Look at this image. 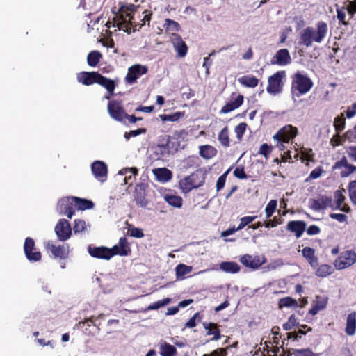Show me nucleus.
<instances>
[{"label": "nucleus", "mask_w": 356, "mask_h": 356, "mask_svg": "<svg viewBox=\"0 0 356 356\" xmlns=\"http://www.w3.org/2000/svg\"><path fill=\"white\" fill-rule=\"evenodd\" d=\"M316 29L312 26H307L300 33L299 45L311 47L313 42L321 43L325 38L328 26L323 21L318 22L316 24Z\"/></svg>", "instance_id": "nucleus-1"}, {"label": "nucleus", "mask_w": 356, "mask_h": 356, "mask_svg": "<svg viewBox=\"0 0 356 356\" xmlns=\"http://www.w3.org/2000/svg\"><path fill=\"white\" fill-rule=\"evenodd\" d=\"M77 81L84 86H90L97 83L104 87L110 95L114 93L116 84L115 81L111 79L104 76L98 72H86L83 71L77 74Z\"/></svg>", "instance_id": "nucleus-2"}, {"label": "nucleus", "mask_w": 356, "mask_h": 356, "mask_svg": "<svg viewBox=\"0 0 356 356\" xmlns=\"http://www.w3.org/2000/svg\"><path fill=\"white\" fill-rule=\"evenodd\" d=\"M313 85L314 83L310 78L298 72L293 76L291 90L294 95L300 97L309 92Z\"/></svg>", "instance_id": "nucleus-3"}, {"label": "nucleus", "mask_w": 356, "mask_h": 356, "mask_svg": "<svg viewBox=\"0 0 356 356\" xmlns=\"http://www.w3.org/2000/svg\"><path fill=\"white\" fill-rule=\"evenodd\" d=\"M123 9V8H120V15L114 17V26H116L119 30H122L128 33L131 32V28L133 27V32H134L137 24L132 22L134 16L131 13H126V15H124Z\"/></svg>", "instance_id": "nucleus-4"}, {"label": "nucleus", "mask_w": 356, "mask_h": 356, "mask_svg": "<svg viewBox=\"0 0 356 356\" xmlns=\"http://www.w3.org/2000/svg\"><path fill=\"white\" fill-rule=\"evenodd\" d=\"M56 209L60 215L65 216L67 218L72 219L76 211L73 196L63 197L60 199L57 204Z\"/></svg>", "instance_id": "nucleus-5"}, {"label": "nucleus", "mask_w": 356, "mask_h": 356, "mask_svg": "<svg viewBox=\"0 0 356 356\" xmlns=\"http://www.w3.org/2000/svg\"><path fill=\"white\" fill-rule=\"evenodd\" d=\"M286 76L284 70L278 71L268 79L266 90L269 94L276 95L282 92L283 87L282 79Z\"/></svg>", "instance_id": "nucleus-6"}, {"label": "nucleus", "mask_w": 356, "mask_h": 356, "mask_svg": "<svg viewBox=\"0 0 356 356\" xmlns=\"http://www.w3.org/2000/svg\"><path fill=\"white\" fill-rule=\"evenodd\" d=\"M148 67L146 65L135 64L128 68V72L124 78L127 84L132 85L142 76L147 74Z\"/></svg>", "instance_id": "nucleus-7"}, {"label": "nucleus", "mask_w": 356, "mask_h": 356, "mask_svg": "<svg viewBox=\"0 0 356 356\" xmlns=\"http://www.w3.org/2000/svg\"><path fill=\"white\" fill-rule=\"evenodd\" d=\"M298 133L297 127L291 124H287L281 128L273 136V138L277 142L289 143L291 140L293 139L298 135Z\"/></svg>", "instance_id": "nucleus-8"}, {"label": "nucleus", "mask_w": 356, "mask_h": 356, "mask_svg": "<svg viewBox=\"0 0 356 356\" xmlns=\"http://www.w3.org/2000/svg\"><path fill=\"white\" fill-rule=\"evenodd\" d=\"M356 262V254L352 251L342 252L334 261V266L337 270L345 269Z\"/></svg>", "instance_id": "nucleus-9"}, {"label": "nucleus", "mask_w": 356, "mask_h": 356, "mask_svg": "<svg viewBox=\"0 0 356 356\" xmlns=\"http://www.w3.org/2000/svg\"><path fill=\"white\" fill-rule=\"evenodd\" d=\"M108 112L110 116L116 121L123 122L127 116L121 103L116 100H111L108 104Z\"/></svg>", "instance_id": "nucleus-10"}, {"label": "nucleus", "mask_w": 356, "mask_h": 356, "mask_svg": "<svg viewBox=\"0 0 356 356\" xmlns=\"http://www.w3.org/2000/svg\"><path fill=\"white\" fill-rule=\"evenodd\" d=\"M44 248L48 253L51 254L54 258L65 259L69 253L67 245H56L52 241L44 242Z\"/></svg>", "instance_id": "nucleus-11"}, {"label": "nucleus", "mask_w": 356, "mask_h": 356, "mask_svg": "<svg viewBox=\"0 0 356 356\" xmlns=\"http://www.w3.org/2000/svg\"><path fill=\"white\" fill-rule=\"evenodd\" d=\"M266 261L264 256H252L248 254L241 256L240 258V261L243 266L253 270L258 269Z\"/></svg>", "instance_id": "nucleus-12"}, {"label": "nucleus", "mask_w": 356, "mask_h": 356, "mask_svg": "<svg viewBox=\"0 0 356 356\" xmlns=\"http://www.w3.org/2000/svg\"><path fill=\"white\" fill-rule=\"evenodd\" d=\"M24 250L30 261H38L41 259V253L35 248V242L31 238H26L24 244Z\"/></svg>", "instance_id": "nucleus-13"}, {"label": "nucleus", "mask_w": 356, "mask_h": 356, "mask_svg": "<svg viewBox=\"0 0 356 356\" xmlns=\"http://www.w3.org/2000/svg\"><path fill=\"white\" fill-rule=\"evenodd\" d=\"M332 168L334 170L340 169V175L341 177H348L356 171V166L350 164L345 156H343L341 160L336 162Z\"/></svg>", "instance_id": "nucleus-14"}, {"label": "nucleus", "mask_w": 356, "mask_h": 356, "mask_svg": "<svg viewBox=\"0 0 356 356\" xmlns=\"http://www.w3.org/2000/svg\"><path fill=\"white\" fill-rule=\"evenodd\" d=\"M170 39L171 42L177 53V56L179 58L184 57L188 52V46L182 40L181 37L177 33H172Z\"/></svg>", "instance_id": "nucleus-15"}, {"label": "nucleus", "mask_w": 356, "mask_h": 356, "mask_svg": "<svg viewBox=\"0 0 356 356\" xmlns=\"http://www.w3.org/2000/svg\"><path fill=\"white\" fill-rule=\"evenodd\" d=\"M291 58L287 49H281L277 51L275 55L271 58L270 63L284 66L290 64Z\"/></svg>", "instance_id": "nucleus-16"}, {"label": "nucleus", "mask_w": 356, "mask_h": 356, "mask_svg": "<svg viewBox=\"0 0 356 356\" xmlns=\"http://www.w3.org/2000/svg\"><path fill=\"white\" fill-rule=\"evenodd\" d=\"M92 172L99 181L104 182L107 177V165L103 161H96L91 165Z\"/></svg>", "instance_id": "nucleus-17"}, {"label": "nucleus", "mask_w": 356, "mask_h": 356, "mask_svg": "<svg viewBox=\"0 0 356 356\" xmlns=\"http://www.w3.org/2000/svg\"><path fill=\"white\" fill-rule=\"evenodd\" d=\"M165 201L170 206L175 208H181L183 204V199L177 195L175 192L170 189H165L161 193Z\"/></svg>", "instance_id": "nucleus-18"}, {"label": "nucleus", "mask_w": 356, "mask_h": 356, "mask_svg": "<svg viewBox=\"0 0 356 356\" xmlns=\"http://www.w3.org/2000/svg\"><path fill=\"white\" fill-rule=\"evenodd\" d=\"M147 185L143 183L137 184L134 193V200L138 205L142 207H146L148 201L146 198Z\"/></svg>", "instance_id": "nucleus-19"}, {"label": "nucleus", "mask_w": 356, "mask_h": 356, "mask_svg": "<svg viewBox=\"0 0 356 356\" xmlns=\"http://www.w3.org/2000/svg\"><path fill=\"white\" fill-rule=\"evenodd\" d=\"M310 207L314 210H321L327 207H333L331 196L321 195L318 199L309 200Z\"/></svg>", "instance_id": "nucleus-20"}, {"label": "nucleus", "mask_w": 356, "mask_h": 356, "mask_svg": "<svg viewBox=\"0 0 356 356\" xmlns=\"http://www.w3.org/2000/svg\"><path fill=\"white\" fill-rule=\"evenodd\" d=\"M88 252L92 257L99 259L108 260L113 257V252H112L111 248L106 247H89Z\"/></svg>", "instance_id": "nucleus-21"}, {"label": "nucleus", "mask_w": 356, "mask_h": 356, "mask_svg": "<svg viewBox=\"0 0 356 356\" xmlns=\"http://www.w3.org/2000/svg\"><path fill=\"white\" fill-rule=\"evenodd\" d=\"M114 255L128 256L131 252L130 246L124 237L119 240V243L111 248Z\"/></svg>", "instance_id": "nucleus-22"}, {"label": "nucleus", "mask_w": 356, "mask_h": 356, "mask_svg": "<svg viewBox=\"0 0 356 356\" xmlns=\"http://www.w3.org/2000/svg\"><path fill=\"white\" fill-rule=\"evenodd\" d=\"M343 192H345L344 189L342 190H337L334 193V202H332L333 207L339 209L341 211L344 212H349L350 209V207L344 204L345 196L343 195Z\"/></svg>", "instance_id": "nucleus-23"}, {"label": "nucleus", "mask_w": 356, "mask_h": 356, "mask_svg": "<svg viewBox=\"0 0 356 356\" xmlns=\"http://www.w3.org/2000/svg\"><path fill=\"white\" fill-rule=\"evenodd\" d=\"M55 232L60 241L67 240L72 234V227L70 224H56Z\"/></svg>", "instance_id": "nucleus-24"}, {"label": "nucleus", "mask_w": 356, "mask_h": 356, "mask_svg": "<svg viewBox=\"0 0 356 356\" xmlns=\"http://www.w3.org/2000/svg\"><path fill=\"white\" fill-rule=\"evenodd\" d=\"M243 95L239 94L235 99L227 102L220 111V113H228L238 108H239L243 103Z\"/></svg>", "instance_id": "nucleus-25"}, {"label": "nucleus", "mask_w": 356, "mask_h": 356, "mask_svg": "<svg viewBox=\"0 0 356 356\" xmlns=\"http://www.w3.org/2000/svg\"><path fill=\"white\" fill-rule=\"evenodd\" d=\"M74 203L76 211H85L92 209L95 207V203L88 199L73 196Z\"/></svg>", "instance_id": "nucleus-26"}, {"label": "nucleus", "mask_w": 356, "mask_h": 356, "mask_svg": "<svg viewBox=\"0 0 356 356\" xmlns=\"http://www.w3.org/2000/svg\"><path fill=\"white\" fill-rule=\"evenodd\" d=\"M345 332L348 336H353L356 333V312H353L348 315Z\"/></svg>", "instance_id": "nucleus-27"}, {"label": "nucleus", "mask_w": 356, "mask_h": 356, "mask_svg": "<svg viewBox=\"0 0 356 356\" xmlns=\"http://www.w3.org/2000/svg\"><path fill=\"white\" fill-rule=\"evenodd\" d=\"M156 179L161 182H168L172 178V172L166 168H159L153 170Z\"/></svg>", "instance_id": "nucleus-28"}, {"label": "nucleus", "mask_w": 356, "mask_h": 356, "mask_svg": "<svg viewBox=\"0 0 356 356\" xmlns=\"http://www.w3.org/2000/svg\"><path fill=\"white\" fill-rule=\"evenodd\" d=\"M159 347L161 356H176L177 355L175 347L165 341H161Z\"/></svg>", "instance_id": "nucleus-29"}, {"label": "nucleus", "mask_w": 356, "mask_h": 356, "mask_svg": "<svg viewBox=\"0 0 356 356\" xmlns=\"http://www.w3.org/2000/svg\"><path fill=\"white\" fill-rule=\"evenodd\" d=\"M179 187L183 193H188L193 189L197 188V185L193 182L191 177L188 175L181 179L179 181Z\"/></svg>", "instance_id": "nucleus-30"}, {"label": "nucleus", "mask_w": 356, "mask_h": 356, "mask_svg": "<svg viewBox=\"0 0 356 356\" xmlns=\"http://www.w3.org/2000/svg\"><path fill=\"white\" fill-rule=\"evenodd\" d=\"M327 300L324 298L317 296L316 300L312 304V308L309 309V313L313 316L318 314V312L325 308L327 305Z\"/></svg>", "instance_id": "nucleus-31"}, {"label": "nucleus", "mask_w": 356, "mask_h": 356, "mask_svg": "<svg viewBox=\"0 0 356 356\" xmlns=\"http://www.w3.org/2000/svg\"><path fill=\"white\" fill-rule=\"evenodd\" d=\"M220 269L226 273L234 274L240 271L241 266L236 262L224 261L220 264Z\"/></svg>", "instance_id": "nucleus-32"}, {"label": "nucleus", "mask_w": 356, "mask_h": 356, "mask_svg": "<svg viewBox=\"0 0 356 356\" xmlns=\"http://www.w3.org/2000/svg\"><path fill=\"white\" fill-rule=\"evenodd\" d=\"M205 170L204 169H198L191 173L189 177L192 179L195 185H197V188L202 186L205 181Z\"/></svg>", "instance_id": "nucleus-33"}, {"label": "nucleus", "mask_w": 356, "mask_h": 356, "mask_svg": "<svg viewBox=\"0 0 356 356\" xmlns=\"http://www.w3.org/2000/svg\"><path fill=\"white\" fill-rule=\"evenodd\" d=\"M193 270V267L184 264H178L175 267L176 278L178 280L185 279L186 275L189 274Z\"/></svg>", "instance_id": "nucleus-34"}, {"label": "nucleus", "mask_w": 356, "mask_h": 356, "mask_svg": "<svg viewBox=\"0 0 356 356\" xmlns=\"http://www.w3.org/2000/svg\"><path fill=\"white\" fill-rule=\"evenodd\" d=\"M217 154V149L211 145H206L200 147V155L206 159L214 157Z\"/></svg>", "instance_id": "nucleus-35"}, {"label": "nucleus", "mask_w": 356, "mask_h": 356, "mask_svg": "<svg viewBox=\"0 0 356 356\" xmlns=\"http://www.w3.org/2000/svg\"><path fill=\"white\" fill-rule=\"evenodd\" d=\"M238 82L246 88H255L259 83V79L254 76H243L238 79Z\"/></svg>", "instance_id": "nucleus-36"}, {"label": "nucleus", "mask_w": 356, "mask_h": 356, "mask_svg": "<svg viewBox=\"0 0 356 356\" xmlns=\"http://www.w3.org/2000/svg\"><path fill=\"white\" fill-rule=\"evenodd\" d=\"M303 257L310 264L311 266H314L317 264L318 259L315 256V251L313 248L305 247L302 250Z\"/></svg>", "instance_id": "nucleus-37"}, {"label": "nucleus", "mask_w": 356, "mask_h": 356, "mask_svg": "<svg viewBox=\"0 0 356 356\" xmlns=\"http://www.w3.org/2000/svg\"><path fill=\"white\" fill-rule=\"evenodd\" d=\"M102 54L98 51H92L87 56V63L90 67H95L99 63Z\"/></svg>", "instance_id": "nucleus-38"}, {"label": "nucleus", "mask_w": 356, "mask_h": 356, "mask_svg": "<svg viewBox=\"0 0 356 356\" xmlns=\"http://www.w3.org/2000/svg\"><path fill=\"white\" fill-rule=\"evenodd\" d=\"M200 164V158L195 155L188 156L183 161V166L186 169L197 168Z\"/></svg>", "instance_id": "nucleus-39"}, {"label": "nucleus", "mask_w": 356, "mask_h": 356, "mask_svg": "<svg viewBox=\"0 0 356 356\" xmlns=\"http://www.w3.org/2000/svg\"><path fill=\"white\" fill-rule=\"evenodd\" d=\"M138 169L136 168H124L120 172L121 174L125 175V177L124 179V184L131 185L134 181V179L131 175L136 176L138 175Z\"/></svg>", "instance_id": "nucleus-40"}, {"label": "nucleus", "mask_w": 356, "mask_h": 356, "mask_svg": "<svg viewBox=\"0 0 356 356\" xmlns=\"http://www.w3.org/2000/svg\"><path fill=\"white\" fill-rule=\"evenodd\" d=\"M204 327L207 330L208 335H213V340H218L220 339V334L219 330L217 327V325L215 323H204Z\"/></svg>", "instance_id": "nucleus-41"}, {"label": "nucleus", "mask_w": 356, "mask_h": 356, "mask_svg": "<svg viewBox=\"0 0 356 356\" xmlns=\"http://www.w3.org/2000/svg\"><path fill=\"white\" fill-rule=\"evenodd\" d=\"M278 307L280 309L284 307L297 308L299 307V304L295 299L291 297H285L279 300Z\"/></svg>", "instance_id": "nucleus-42"}, {"label": "nucleus", "mask_w": 356, "mask_h": 356, "mask_svg": "<svg viewBox=\"0 0 356 356\" xmlns=\"http://www.w3.org/2000/svg\"><path fill=\"white\" fill-rule=\"evenodd\" d=\"M218 139L223 147L229 146V129L227 126L220 131Z\"/></svg>", "instance_id": "nucleus-43"}, {"label": "nucleus", "mask_w": 356, "mask_h": 356, "mask_svg": "<svg viewBox=\"0 0 356 356\" xmlns=\"http://www.w3.org/2000/svg\"><path fill=\"white\" fill-rule=\"evenodd\" d=\"M291 354L293 356H321L320 353H316L310 348L292 349Z\"/></svg>", "instance_id": "nucleus-44"}, {"label": "nucleus", "mask_w": 356, "mask_h": 356, "mask_svg": "<svg viewBox=\"0 0 356 356\" xmlns=\"http://www.w3.org/2000/svg\"><path fill=\"white\" fill-rule=\"evenodd\" d=\"M346 126V120L344 118L343 114L341 113L340 115L336 117L334 120V127L336 132L340 134L344 129Z\"/></svg>", "instance_id": "nucleus-45"}, {"label": "nucleus", "mask_w": 356, "mask_h": 356, "mask_svg": "<svg viewBox=\"0 0 356 356\" xmlns=\"http://www.w3.org/2000/svg\"><path fill=\"white\" fill-rule=\"evenodd\" d=\"M333 272V269L331 266L327 264L321 265L316 271V275L318 277H325Z\"/></svg>", "instance_id": "nucleus-46"}, {"label": "nucleus", "mask_w": 356, "mask_h": 356, "mask_svg": "<svg viewBox=\"0 0 356 356\" xmlns=\"http://www.w3.org/2000/svg\"><path fill=\"white\" fill-rule=\"evenodd\" d=\"M305 224H288L287 229L294 232L296 237L299 238L305 231Z\"/></svg>", "instance_id": "nucleus-47"}, {"label": "nucleus", "mask_w": 356, "mask_h": 356, "mask_svg": "<svg viewBox=\"0 0 356 356\" xmlns=\"http://www.w3.org/2000/svg\"><path fill=\"white\" fill-rule=\"evenodd\" d=\"M183 115H184V113L178 111V112L173 113L172 114H170V115H166V114L160 115V118L161 119V120L163 122H167V121L177 122L181 117H183Z\"/></svg>", "instance_id": "nucleus-48"}, {"label": "nucleus", "mask_w": 356, "mask_h": 356, "mask_svg": "<svg viewBox=\"0 0 356 356\" xmlns=\"http://www.w3.org/2000/svg\"><path fill=\"white\" fill-rule=\"evenodd\" d=\"M164 26H165L166 31L168 32L179 31L180 29L179 24L170 19H165Z\"/></svg>", "instance_id": "nucleus-49"}, {"label": "nucleus", "mask_w": 356, "mask_h": 356, "mask_svg": "<svg viewBox=\"0 0 356 356\" xmlns=\"http://www.w3.org/2000/svg\"><path fill=\"white\" fill-rule=\"evenodd\" d=\"M128 225L129 226H128L127 232V234L128 235H129L130 236L138 238H143L144 236L142 229H140L138 227H135L130 224H128Z\"/></svg>", "instance_id": "nucleus-50"}, {"label": "nucleus", "mask_w": 356, "mask_h": 356, "mask_svg": "<svg viewBox=\"0 0 356 356\" xmlns=\"http://www.w3.org/2000/svg\"><path fill=\"white\" fill-rule=\"evenodd\" d=\"M349 197L352 203L356 205V180L350 181L348 184Z\"/></svg>", "instance_id": "nucleus-51"}, {"label": "nucleus", "mask_w": 356, "mask_h": 356, "mask_svg": "<svg viewBox=\"0 0 356 356\" xmlns=\"http://www.w3.org/2000/svg\"><path fill=\"white\" fill-rule=\"evenodd\" d=\"M171 302V299L169 298H164L163 300L156 301L153 302L152 304L148 306V309L149 310H155L158 309L160 307H164L168 305Z\"/></svg>", "instance_id": "nucleus-52"}, {"label": "nucleus", "mask_w": 356, "mask_h": 356, "mask_svg": "<svg viewBox=\"0 0 356 356\" xmlns=\"http://www.w3.org/2000/svg\"><path fill=\"white\" fill-rule=\"evenodd\" d=\"M277 200H271L266 205L265 209L266 216L267 218H270L273 213L275 211L277 208Z\"/></svg>", "instance_id": "nucleus-53"}, {"label": "nucleus", "mask_w": 356, "mask_h": 356, "mask_svg": "<svg viewBox=\"0 0 356 356\" xmlns=\"http://www.w3.org/2000/svg\"><path fill=\"white\" fill-rule=\"evenodd\" d=\"M231 168L228 169L225 172H224L222 175H220L216 182V190L217 191H220L225 186L226 182L227 176L230 171Z\"/></svg>", "instance_id": "nucleus-54"}, {"label": "nucleus", "mask_w": 356, "mask_h": 356, "mask_svg": "<svg viewBox=\"0 0 356 356\" xmlns=\"http://www.w3.org/2000/svg\"><path fill=\"white\" fill-rule=\"evenodd\" d=\"M247 124L245 122H241L235 127L234 131L238 140H241L246 129Z\"/></svg>", "instance_id": "nucleus-55"}, {"label": "nucleus", "mask_w": 356, "mask_h": 356, "mask_svg": "<svg viewBox=\"0 0 356 356\" xmlns=\"http://www.w3.org/2000/svg\"><path fill=\"white\" fill-rule=\"evenodd\" d=\"M154 152L159 156L158 158L165 156L168 152V145H158Z\"/></svg>", "instance_id": "nucleus-56"}, {"label": "nucleus", "mask_w": 356, "mask_h": 356, "mask_svg": "<svg viewBox=\"0 0 356 356\" xmlns=\"http://www.w3.org/2000/svg\"><path fill=\"white\" fill-rule=\"evenodd\" d=\"M273 147L267 143H263L259 148V153L263 155L265 158H268L271 153Z\"/></svg>", "instance_id": "nucleus-57"}, {"label": "nucleus", "mask_w": 356, "mask_h": 356, "mask_svg": "<svg viewBox=\"0 0 356 356\" xmlns=\"http://www.w3.org/2000/svg\"><path fill=\"white\" fill-rule=\"evenodd\" d=\"M342 138L343 141L348 140L349 142H355L356 134L353 129H348L347 131H346L345 134L342 136Z\"/></svg>", "instance_id": "nucleus-58"}, {"label": "nucleus", "mask_w": 356, "mask_h": 356, "mask_svg": "<svg viewBox=\"0 0 356 356\" xmlns=\"http://www.w3.org/2000/svg\"><path fill=\"white\" fill-rule=\"evenodd\" d=\"M298 324L297 323V319L295 317L294 315H291L287 322H286L284 325H283V328L284 330H291L295 325H296Z\"/></svg>", "instance_id": "nucleus-59"}, {"label": "nucleus", "mask_w": 356, "mask_h": 356, "mask_svg": "<svg viewBox=\"0 0 356 356\" xmlns=\"http://www.w3.org/2000/svg\"><path fill=\"white\" fill-rule=\"evenodd\" d=\"M233 175L235 177L240 179H244L248 177L243 166H237L234 170Z\"/></svg>", "instance_id": "nucleus-60"}, {"label": "nucleus", "mask_w": 356, "mask_h": 356, "mask_svg": "<svg viewBox=\"0 0 356 356\" xmlns=\"http://www.w3.org/2000/svg\"><path fill=\"white\" fill-rule=\"evenodd\" d=\"M323 172V168L321 166H318L314 169L309 174V177L307 179V181L316 179L320 177Z\"/></svg>", "instance_id": "nucleus-61"}, {"label": "nucleus", "mask_w": 356, "mask_h": 356, "mask_svg": "<svg viewBox=\"0 0 356 356\" xmlns=\"http://www.w3.org/2000/svg\"><path fill=\"white\" fill-rule=\"evenodd\" d=\"M342 140H343L342 136L341 137L340 134L336 132V134H334L330 139V144L332 147H335L341 145L342 144Z\"/></svg>", "instance_id": "nucleus-62"}, {"label": "nucleus", "mask_w": 356, "mask_h": 356, "mask_svg": "<svg viewBox=\"0 0 356 356\" xmlns=\"http://www.w3.org/2000/svg\"><path fill=\"white\" fill-rule=\"evenodd\" d=\"M312 149H309L301 152V159L302 161H314Z\"/></svg>", "instance_id": "nucleus-63"}, {"label": "nucleus", "mask_w": 356, "mask_h": 356, "mask_svg": "<svg viewBox=\"0 0 356 356\" xmlns=\"http://www.w3.org/2000/svg\"><path fill=\"white\" fill-rule=\"evenodd\" d=\"M264 350H266L267 356H276L280 351V348L277 346L269 348L268 345H265Z\"/></svg>", "instance_id": "nucleus-64"}]
</instances>
